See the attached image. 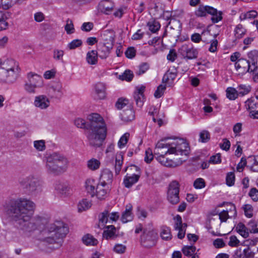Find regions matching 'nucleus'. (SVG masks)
I'll use <instances>...</instances> for the list:
<instances>
[{
	"label": "nucleus",
	"instance_id": "obj_48",
	"mask_svg": "<svg viewBox=\"0 0 258 258\" xmlns=\"http://www.w3.org/2000/svg\"><path fill=\"white\" fill-rule=\"evenodd\" d=\"M199 142L202 143H207L210 140V134L206 130L202 131L199 135Z\"/></svg>",
	"mask_w": 258,
	"mask_h": 258
},
{
	"label": "nucleus",
	"instance_id": "obj_2",
	"mask_svg": "<svg viewBox=\"0 0 258 258\" xmlns=\"http://www.w3.org/2000/svg\"><path fill=\"white\" fill-rule=\"evenodd\" d=\"M88 122L80 118L75 120V125L81 128H85L89 131L87 137L89 144L95 147H100L106 136V127L105 123L98 113H92L88 117Z\"/></svg>",
	"mask_w": 258,
	"mask_h": 258
},
{
	"label": "nucleus",
	"instance_id": "obj_54",
	"mask_svg": "<svg viewBox=\"0 0 258 258\" xmlns=\"http://www.w3.org/2000/svg\"><path fill=\"white\" fill-rule=\"evenodd\" d=\"M64 29L68 34H71L74 32L75 29L73 21L71 20L68 19L67 20Z\"/></svg>",
	"mask_w": 258,
	"mask_h": 258
},
{
	"label": "nucleus",
	"instance_id": "obj_58",
	"mask_svg": "<svg viewBox=\"0 0 258 258\" xmlns=\"http://www.w3.org/2000/svg\"><path fill=\"white\" fill-rule=\"evenodd\" d=\"M212 17H211V21L213 23H216L222 20V12L221 11H218L216 9V12L214 14H211Z\"/></svg>",
	"mask_w": 258,
	"mask_h": 258
},
{
	"label": "nucleus",
	"instance_id": "obj_45",
	"mask_svg": "<svg viewBox=\"0 0 258 258\" xmlns=\"http://www.w3.org/2000/svg\"><path fill=\"white\" fill-rule=\"evenodd\" d=\"M237 91L238 92L239 95L243 96L248 94L251 90V87L249 85H240L238 86Z\"/></svg>",
	"mask_w": 258,
	"mask_h": 258
},
{
	"label": "nucleus",
	"instance_id": "obj_10",
	"mask_svg": "<svg viewBox=\"0 0 258 258\" xmlns=\"http://www.w3.org/2000/svg\"><path fill=\"white\" fill-rule=\"evenodd\" d=\"M62 86L59 81H51L49 83V99L59 100L62 95Z\"/></svg>",
	"mask_w": 258,
	"mask_h": 258
},
{
	"label": "nucleus",
	"instance_id": "obj_56",
	"mask_svg": "<svg viewBox=\"0 0 258 258\" xmlns=\"http://www.w3.org/2000/svg\"><path fill=\"white\" fill-rule=\"evenodd\" d=\"M245 215L248 218H251L253 216L252 207L249 204L244 205L243 207Z\"/></svg>",
	"mask_w": 258,
	"mask_h": 258
},
{
	"label": "nucleus",
	"instance_id": "obj_12",
	"mask_svg": "<svg viewBox=\"0 0 258 258\" xmlns=\"http://www.w3.org/2000/svg\"><path fill=\"white\" fill-rule=\"evenodd\" d=\"M131 169L132 170H135L138 172L137 174H133L132 175H128L127 174L123 180V183L124 186L126 187L130 188L134 184L138 182L140 177V168L135 165H132L131 166Z\"/></svg>",
	"mask_w": 258,
	"mask_h": 258
},
{
	"label": "nucleus",
	"instance_id": "obj_49",
	"mask_svg": "<svg viewBox=\"0 0 258 258\" xmlns=\"http://www.w3.org/2000/svg\"><path fill=\"white\" fill-rule=\"evenodd\" d=\"M134 74L132 72L129 70H125L121 75H119V79L130 82L132 80Z\"/></svg>",
	"mask_w": 258,
	"mask_h": 258
},
{
	"label": "nucleus",
	"instance_id": "obj_35",
	"mask_svg": "<svg viewBox=\"0 0 258 258\" xmlns=\"http://www.w3.org/2000/svg\"><path fill=\"white\" fill-rule=\"evenodd\" d=\"M123 161V153L120 152L117 153L116 156L115 164L114 166L115 173L116 174L120 172Z\"/></svg>",
	"mask_w": 258,
	"mask_h": 258
},
{
	"label": "nucleus",
	"instance_id": "obj_5",
	"mask_svg": "<svg viewBox=\"0 0 258 258\" xmlns=\"http://www.w3.org/2000/svg\"><path fill=\"white\" fill-rule=\"evenodd\" d=\"M69 164L68 159L63 154L58 152L49 154V173L60 175L67 171Z\"/></svg>",
	"mask_w": 258,
	"mask_h": 258
},
{
	"label": "nucleus",
	"instance_id": "obj_20",
	"mask_svg": "<svg viewBox=\"0 0 258 258\" xmlns=\"http://www.w3.org/2000/svg\"><path fill=\"white\" fill-rule=\"evenodd\" d=\"M112 179L113 174L110 170L104 169L102 171L100 177V183L110 185L112 183Z\"/></svg>",
	"mask_w": 258,
	"mask_h": 258
},
{
	"label": "nucleus",
	"instance_id": "obj_55",
	"mask_svg": "<svg viewBox=\"0 0 258 258\" xmlns=\"http://www.w3.org/2000/svg\"><path fill=\"white\" fill-rule=\"evenodd\" d=\"M257 15V12L254 10H252L241 15L240 18L241 20H245L246 19H252L255 18Z\"/></svg>",
	"mask_w": 258,
	"mask_h": 258
},
{
	"label": "nucleus",
	"instance_id": "obj_26",
	"mask_svg": "<svg viewBox=\"0 0 258 258\" xmlns=\"http://www.w3.org/2000/svg\"><path fill=\"white\" fill-rule=\"evenodd\" d=\"M48 102V98L44 95H40L35 97L34 104L41 109L46 108L48 106L47 102Z\"/></svg>",
	"mask_w": 258,
	"mask_h": 258
},
{
	"label": "nucleus",
	"instance_id": "obj_57",
	"mask_svg": "<svg viewBox=\"0 0 258 258\" xmlns=\"http://www.w3.org/2000/svg\"><path fill=\"white\" fill-rule=\"evenodd\" d=\"M226 181L227 185L229 186L234 185L235 181V174L234 172H230L227 173L226 178Z\"/></svg>",
	"mask_w": 258,
	"mask_h": 258
},
{
	"label": "nucleus",
	"instance_id": "obj_44",
	"mask_svg": "<svg viewBox=\"0 0 258 258\" xmlns=\"http://www.w3.org/2000/svg\"><path fill=\"white\" fill-rule=\"evenodd\" d=\"M250 233H258V220H251L247 224Z\"/></svg>",
	"mask_w": 258,
	"mask_h": 258
},
{
	"label": "nucleus",
	"instance_id": "obj_19",
	"mask_svg": "<svg viewBox=\"0 0 258 258\" xmlns=\"http://www.w3.org/2000/svg\"><path fill=\"white\" fill-rule=\"evenodd\" d=\"M101 38L103 41V43L106 44H110L113 46L114 42L115 34L114 31L112 30H106L101 32Z\"/></svg>",
	"mask_w": 258,
	"mask_h": 258
},
{
	"label": "nucleus",
	"instance_id": "obj_37",
	"mask_svg": "<svg viewBox=\"0 0 258 258\" xmlns=\"http://www.w3.org/2000/svg\"><path fill=\"white\" fill-rule=\"evenodd\" d=\"M107 229L103 232V237L106 239L114 237L115 232V227L113 225H110L106 227Z\"/></svg>",
	"mask_w": 258,
	"mask_h": 258
},
{
	"label": "nucleus",
	"instance_id": "obj_33",
	"mask_svg": "<svg viewBox=\"0 0 258 258\" xmlns=\"http://www.w3.org/2000/svg\"><path fill=\"white\" fill-rule=\"evenodd\" d=\"M83 242L86 245L95 246L98 243V240L90 234H85L82 237Z\"/></svg>",
	"mask_w": 258,
	"mask_h": 258
},
{
	"label": "nucleus",
	"instance_id": "obj_34",
	"mask_svg": "<svg viewBox=\"0 0 258 258\" xmlns=\"http://www.w3.org/2000/svg\"><path fill=\"white\" fill-rule=\"evenodd\" d=\"M160 236L163 240H170L172 238L171 230L169 227L163 226L161 227Z\"/></svg>",
	"mask_w": 258,
	"mask_h": 258
},
{
	"label": "nucleus",
	"instance_id": "obj_39",
	"mask_svg": "<svg viewBox=\"0 0 258 258\" xmlns=\"http://www.w3.org/2000/svg\"><path fill=\"white\" fill-rule=\"evenodd\" d=\"M92 206L91 202L86 199H83L80 201L78 205V210L79 212L86 211L89 209Z\"/></svg>",
	"mask_w": 258,
	"mask_h": 258
},
{
	"label": "nucleus",
	"instance_id": "obj_46",
	"mask_svg": "<svg viewBox=\"0 0 258 258\" xmlns=\"http://www.w3.org/2000/svg\"><path fill=\"white\" fill-rule=\"evenodd\" d=\"M196 248L194 246H184L182 248L183 253L187 256H190L195 253Z\"/></svg>",
	"mask_w": 258,
	"mask_h": 258
},
{
	"label": "nucleus",
	"instance_id": "obj_38",
	"mask_svg": "<svg viewBox=\"0 0 258 258\" xmlns=\"http://www.w3.org/2000/svg\"><path fill=\"white\" fill-rule=\"evenodd\" d=\"M246 30L241 24L237 25L234 29V36L236 39L241 38L246 33Z\"/></svg>",
	"mask_w": 258,
	"mask_h": 258
},
{
	"label": "nucleus",
	"instance_id": "obj_4",
	"mask_svg": "<svg viewBox=\"0 0 258 258\" xmlns=\"http://www.w3.org/2000/svg\"><path fill=\"white\" fill-rule=\"evenodd\" d=\"M69 231L67 224L61 221L56 220L51 224L49 226V249L54 250L59 248Z\"/></svg>",
	"mask_w": 258,
	"mask_h": 258
},
{
	"label": "nucleus",
	"instance_id": "obj_32",
	"mask_svg": "<svg viewBox=\"0 0 258 258\" xmlns=\"http://www.w3.org/2000/svg\"><path fill=\"white\" fill-rule=\"evenodd\" d=\"M95 182L94 180L87 179L85 182V188L88 194L91 195V197L95 196L96 188H95Z\"/></svg>",
	"mask_w": 258,
	"mask_h": 258
},
{
	"label": "nucleus",
	"instance_id": "obj_43",
	"mask_svg": "<svg viewBox=\"0 0 258 258\" xmlns=\"http://www.w3.org/2000/svg\"><path fill=\"white\" fill-rule=\"evenodd\" d=\"M247 56L249 58L248 60L251 65L254 66L257 64L258 57L257 51L255 50L251 51L247 54Z\"/></svg>",
	"mask_w": 258,
	"mask_h": 258
},
{
	"label": "nucleus",
	"instance_id": "obj_9",
	"mask_svg": "<svg viewBox=\"0 0 258 258\" xmlns=\"http://www.w3.org/2000/svg\"><path fill=\"white\" fill-rule=\"evenodd\" d=\"M179 53L186 59H192L198 57V51L192 44H184L179 49Z\"/></svg>",
	"mask_w": 258,
	"mask_h": 258
},
{
	"label": "nucleus",
	"instance_id": "obj_51",
	"mask_svg": "<svg viewBox=\"0 0 258 258\" xmlns=\"http://www.w3.org/2000/svg\"><path fill=\"white\" fill-rule=\"evenodd\" d=\"M34 147L38 151H43L45 149V142L44 140H38L34 142Z\"/></svg>",
	"mask_w": 258,
	"mask_h": 258
},
{
	"label": "nucleus",
	"instance_id": "obj_7",
	"mask_svg": "<svg viewBox=\"0 0 258 258\" xmlns=\"http://www.w3.org/2000/svg\"><path fill=\"white\" fill-rule=\"evenodd\" d=\"M20 183L28 194H33L41 190L42 184L41 181L33 176H28L21 179Z\"/></svg>",
	"mask_w": 258,
	"mask_h": 258
},
{
	"label": "nucleus",
	"instance_id": "obj_22",
	"mask_svg": "<svg viewBox=\"0 0 258 258\" xmlns=\"http://www.w3.org/2000/svg\"><path fill=\"white\" fill-rule=\"evenodd\" d=\"M28 81H29L32 84H34L35 86L37 87H41L43 85V80L42 77L36 74L30 72L28 74Z\"/></svg>",
	"mask_w": 258,
	"mask_h": 258
},
{
	"label": "nucleus",
	"instance_id": "obj_3",
	"mask_svg": "<svg viewBox=\"0 0 258 258\" xmlns=\"http://www.w3.org/2000/svg\"><path fill=\"white\" fill-rule=\"evenodd\" d=\"M167 139L164 138L159 141L154 149V153L159 155L160 162L166 166H169L170 164L167 163L164 155L174 154L177 155L187 156L190 151L188 144L183 139L176 138L172 142L164 143Z\"/></svg>",
	"mask_w": 258,
	"mask_h": 258
},
{
	"label": "nucleus",
	"instance_id": "obj_36",
	"mask_svg": "<svg viewBox=\"0 0 258 258\" xmlns=\"http://www.w3.org/2000/svg\"><path fill=\"white\" fill-rule=\"evenodd\" d=\"M245 106L247 109L252 110L258 106V97H251L245 102Z\"/></svg>",
	"mask_w": 258,
	"mask_h": 258
},
{
	"label": "nucleus",
	"instance_id": "obj_24",
	"mask_svg": "<svg viewBox=\"0 0 258 258\" xmlns=\"http://www.w3.org/2000/svg\"><path fill=\"white\" fill-rule=\"evenodd\" d=\"M95 90L97 99H103L105 97V86L102 83H98L95 86Z\"/></svg>",
	"mask_w": 258,
	"mask_h": 258
},
{
	"label": "nucleus",
	"instance_id": "obj_31",
	"mask_svg": "<svg viewBox=\"0 0 258 258\" xmlns=\"http://www.w3.org/2000/svg\"><path fill=\"white\" fill-rule=\"evenodd\" d=\"M235 230L243 237L246 238L249 235V229L241 223H239L235 227Z\"/></svg>",
	"mask_w": 258,
	"mask_h": 258
},
{
	"label": "nucleus",
	"instance_id": "obj_13",
	"mask_svg": "<svg viewBox=\"0 0 258 258\" xmlns=\"http://www.w3.org/2000/svg\"><path fill=\"white\" fill-rule=\"evenodd\" d=\"M53 187L56 193L61 197H67L70 195V188L66 183L57 180L54 183Z\"/></svg>",
	"mask_w": 258,
	"mask_h": 258
},
{
	"label": "nucleus",
	"instance_id": "obj_23",
	"mask_svg": "<svg viewBox=\"0 0 258 258\" xmlns=\"http://www.w3.org/2000/svg\"><path fill=\"white\" fill-rule=\"evenodd\" d=\"M17 69H19L18 64L13 59H8L4 61L2 63L1 68H0V70L7 71L14 69L17 70Z\"/></svg>",
	"mask_w": 258,
	"mask_h": 258
},
{
	"label": "nucleus",
	"instance_id": "obj_27",
	"mask_svg": "<svg viewBox=\"0 0 258 258\" xmlns=\"http://www.w3.org/2000/svg\"><path fill=\"white\" fill-rule=\"evenodd\" d=\"M177 76L176 73L171 72L168 71L164 75L162 82L163 83H166L168 86H171L173 82Z\"/></svg>",
	"mask_w": 258,
	"mask_h": 258
},
{
	"label": "nucleus",
	"instance_id": "obj_30",
	"mask_svg": "<svg viewBox=\"0 0 258 258\" xmlns=\"http://www.w3.org/2000/svg\"><path fill=\"white\" fill-rule=\"evenodd\" d=\"M132 209L131 206H126V209L125 211L123 212L121 217V220L122 223H125L133 220V217L131 212Z\"/></svg>",
	"mask_w": 258,
	"mask_h": 258
},
{
	"label": "nucleus",
	"instance_id": "obj_16",
	"mask_svg": "<svg viewBox=\"0 0 258 258\" xmlns=\"http://www.w3.org/2000/svg\"><path fill=\"white\" fill-rule=\"evenodd\" d=\"M145 90V87L142 86L136 88V91L134 94V98L138 106L141 107L144 104V92Z\"/></svg>",
	"mask_w": 258,
	"mask_h": 258
},
{
	"label": "nucleus",
	"instance_id": "obj_61",
	"mask_svg": "<svg viewBox=\"0 0 258 258\" xmlns=\"http://www.w3.org/2000/svg\"><path fill=\"white\" fill-rule=\"evenodd\" d=\"M243 253L245 258H258L249 247L243 249Z\"/></svg>",
	"mask_w": 258,
	"mask_h": 258
},
{
	"label": "nucleus",
	"instance_id": "obj_47",
	"mask_svg": "<svg viewBox=\"0 0 258 258\" xmlns=\"http://www.w3.org/2000/svg\"><path fill=\"white\" fill-rule=\"evenodd\" d=\"M207 33V35L211 36V34L209 32H206V31H203L202 33V34L200 35L199 33H194L191 36V40L192 41L196 42V43H199L201 40H202L204 42H206L207 41L206 40H203L202 38V35H204L205 33Z\"/></svg>",
	"mask_w": 258,
	"mask_h": 258
},
{
	"label": "nucleus",
	"instance_id": "obj_8",
	"mask_svg": "<svg viewBox=\"0 0 258 258\" xmlns=\"http://www.w3.org/2000/svg\"><path fill=\"white\" fill-rule=\"evenodd\" d=\"M179 184L175 180L172 181L169 185L167 192V199L172 204H177L179 201Z\"/></svg>",
	"mask_w": 258,
	"mask_h": 258
},
{
	"label": "nucleus",
	"instance_id": "obj_17",
	"mask_svg": "<svg viewBox=\"0 0 258 258\" xmlns=\"http://www.w3.org/2000/svg\"><path fill=\"white\" fill-rule=\"evenodd\" d=\"M110 190V186L108 185H104L99 183L96 188L95 196L99 200H103L106 197L107 194Z\"/></svg>",
	"mask_w": 258,
	"mask_h": 258
},
{
	"label": "nucleus",
	"instance_id": "obj_18",
	"mask_svg": "<svg viewBox=\"0 0 258 258\" xmlns=\"http://www.w3.org/2000/svg\"><path fill=\"white\" fill-rule=\"evenodd\" d=\"M216 12V9L209 6H200L195 11L196 16L198 17H206L207 14H214Z\"/></svg>",
	"mask_w": 258,
	"mask_h": 258
},
{
	"label": "nucleus",
	"instance_id": "obj_53",
	"mask_svg": "<svg viewBox=\"0 0 258 258\" xmlns=\"http://www.w3.org/2000/svg\"><path fill=\"white\" fill-rule=\"evenodd\" d=\"M166 89L165 85H160L157 88L156 90L154 93V97L156 98H160L164 94V92Z\"/></svg>",
	"mask_w": 258,
	"mask_h": 258
},
{
	"label": "nucleus",
	"instance_id": "obj_42",
	"mask_svg": "<svg viewBox=\"0 0 258 258\" xmlns=\"http://www.w3.org/2000/svg\"><path fill=\"white\" fill-rule=\"evenodd\" d=\"M100 166V162L95 158H92L87 162V167L91 170L98 169Z\"/></svg>",
	"mask_w": 258,
	"mask_h": 258
},
{
	"label": "nucleus",
	"instance_id": "obj_25",
	"mask_svg": "<svg viewBox=\"0 0 258 258\" xmlns=\"http://www.w3.org/2000/svg\"><path fill=\"white\" fill-rule=\"evenodd\" d=\"M10 16L9 13L0 9V31L6 30L8 28L9 24L6 22V20Z\"/></svg>",
	"mask_w": 258,
	"mask_h": 258
},
{
	"label": "nucleus",
	"instance_id": "obj_64",
	"mask_svg": "<svg viewBox=\"0 0 258 258\" xmlns=\"http://www.w3.org/2000/svg\"><path fill=\"white\" fill-rule=\"evenodd\" d=\"M249 72L253 73V80L255 82H258V66L251 65V69Z\"/></svg>",
	"mask_w": 258,
	"mask_h": 258
},
{
	"label": "nucleus",
	"instance_id": "obj_63",
	"mask_svg": "<svg viewBox=\"0 0 258 258\" xmlns=\"http://www.w3.org/2000/svg\"><path fill=\"white\" fill-rule=\"evenodd\" d=\"M248 195L253 201L256 202L258 201V190L256 188H251Z\"/></svg>",
	"mask_w": 258,
	"mask_h": 258
},
{
	"label": "nucleus",
	"instance_id": "obj_62",
	"mask_svg": "<svg viewBox=\"0 0 258 258\" xmlns=\"http://www.w3.org/2000/svg\"><path fill=\"white\" fill-rule=\"evenodd\" d=\"M125 250L126 246L122 244H116L113 247L114 251L119 254L124 253Z\"/></svg>",
	"mask_w": 258,
	"mask_h": 258
},
{
	"label": "nucleus",
	"instance_id": "obj_52",
	"mask_svg": "<svg viewBox=\"0 0 258 258\" xmlns=\"http://www.w3.org/2000/svg\"><path fill=\"white\" fill-rule=\"evenodd\" d=\"M109 218V213L107 210H105L102 212L99 216V222L104 226L108 221Z\"/></svg>",
	"mask_w": 258,
	"mask_h": 258
},
{
	"label": "nucleus",
	"instance_id": "obj_21",
	"mask_svg": "<svg viewBox=\"0 0 258 258\" xmlns=\"http://www.w3.org/2000/svg\"><path fill=\"white\" fill-rule=\"evenodd\" d=\"M113 7V3L109 0H103L100 2L98 5L99 10L106 15L111 13Z\"/></svg>",
	"mask_w": 258,
	"mask_h": 258
},
{
	"label": "nucleus",
	"instance_id": "obj_60",
	"mask_svg": "<svg viewBox=\"0 0 258 258\" xmlns=\"http://www.w3.org/2000/svg\"><path fill=\"white\" fill-rule=\"evenodd\" d=\"M206 183L202 178H198L194 182V186L196 189H201L205 187Z\"/></svg>",
	"mask_w": 258,
	"mask_h": 258
},
{
	"label": "nucleus",
	"instance_id": "obj_15",
	"mask_svg": "<svg viewBox=\"0 0 258 258\" xmlns=\"http://www.w3.org/2000/svg\"><path fill=\"white\" fill-rule=\"evenodd\" d=\"M113 48V45H111L110 44H106L103 43H99L97 46V52L98 56L101 59L106 58L110 52L111 50Z\"/></svg>",
	"mask_w": 258,
	"mask_h": 258
},
{
	"label": "nucleus",
	"instance_id": "obj_59",
	"mask_svg": "<svg viewBox=\"0 0 258 258\" xmlns=\"http://www.w3.org/2000/svg\"><path fill=\"white\" fill-rule=\"evenodd\" d=\"M130 134L128 133L124 134L119 139L118 142V146L120 148L124 147L128 141Z\"/></svg>",
	"mask_w": 258,
	"mask_h": 258
},
{
	"label": "nucleus",
	"instance_id": "obj_40",
	"mask_svg": "<svg viewBox=\"0 0 258 258\" xmlns=\"http://www.w3.org/2000/svg\"><path fill=\"white\" fill-rule=\"evenodd\" d=\"M147 26L149 27V29L152 33H156L160 28V24L159 22L155 20H151L149 21L147 23Z\"/></svg>",
	"mask_w": 258,
	"mask_h": 258
},
{
	"label": "nucleus",
	"instance_id": "obj_41",
	"mask_svg": "<svg viewBox=\"0 0 258 258\" xmlns=\"http://www.w3.org/2000/svg\"><path fill=\"white\" fill-rule=\"evenodd\" d=\"M226 96L231 100H234L236 99L239 95L238 92L233 87H228L226 90Z\"/></svg>",
	"mask_w": 258,
	"mask_h": 258
},
{
	"label": "nucleus",
	"instance_id": "obj_28",
	"mask_svg": "<svg viewBox=\"0 0 258 258\" xmlns=\"http://www.w3.org/2000/svg\"><path fill=\"white\" fill-rule=\"evenodd\" d=\"M135 117V112L131 108L123 110L120 114L121 119L125 122H128L134 120Z\"/></svg>",
	"mask_w": 258,
	"mask_h": 258
},
{
	"label": "nucleus",
	"instance_id": "obj_6",
	"mask_svg": "<svg viewBox=\"0 0 258 258\" xmlns=\"http://www.w3.org/2000/svg\"><path fill=\"white\" fill-rule=\"evenodd\" d=\"M158 239L157 231L152 227L145 228L140 236L141 245L146 248L155 246Z\"/></svg>",
	"mask_w": 258,
	"mask_h": 258
},
{
	"label": "nucleus",
	"instance_id": "obj_11",
	"mask_svg": "<svg viewBox=\"0 0 258 258\" xmlns=\"http://www.w3.org/2000/svg\"><path fill=\"white\" fill-rule=\"evenodd\" d=\"M19 69L5 71L0 70V80L8 83L14 82L18 77Z\"/></svg>",
	"mask_w": 258,
	"mask_h": 258
},
{
	"label": "nucleus",
	"instance_id": "obj_14",
	"mask_svg": "<svg viewBox=\"0 0 258 258\" xmlns=\"http://www.w3.org/2000/svg\"><path fill=\"white\" fill-rule=\"evenodd\" d=\"M235 67L239 74H244L249 72L251 64L248 60L244 58H240L235 63Z\"/></svg>",
	"mask_w": 258,
	"mask_h": 258
},
{
	"label": "nucleus",
	"instance_id": "obj_50",
	"mask_svg": "<svg viewBox=\"0 0 258 258\" xmlns=\"http://www.w3.org/2000/svg\"><path fill=\"white\" fill-rule=\"evenodd\" d=\"M139 70L136 72L137 75L140 76L149 70L150 66L147 62H143L139 66Z\"/></svg>",
	"mask_w": 258,
	"mask_h": 258
},
{
	"label": "nucleus",
	"instance_id": "obj_1",
	"mask_svg": "<svg viewBox=\"0 0 258 258\" xmlns=\"http://www.w3.org/2000/svg\"><path fill=\"white\" fill-rule=\"evenodd\" d=\"M35 207V204L25 198L13 199L10 201L6 207V211L11 220L18 227L23 230L30 231L37 229L40 231L39 236L40 242L39 249L43 251L47 249L48 243V229L47 227L48 220L46 218L37 216L31 220L32 212Z\"/></svg>",
	"mask_w": 258,
	"mask_h": 258
},
{
	"label": "nucleus",
	"instance_id": "obj_29",
	"mask_svg": "<svg viewBox=\"0 0 258 258\" xmlns=\"http://www.w3.org/2000/svg\"><path fill=\"white\" fill-rule=\"evenodd\" d=\"M98 52L96 50L88 51L87 53L86 60L90 64H96L98 61Z\"/></svg>",
	"mask_w": 258,
	"mask_h": 258
}]
</instances>
